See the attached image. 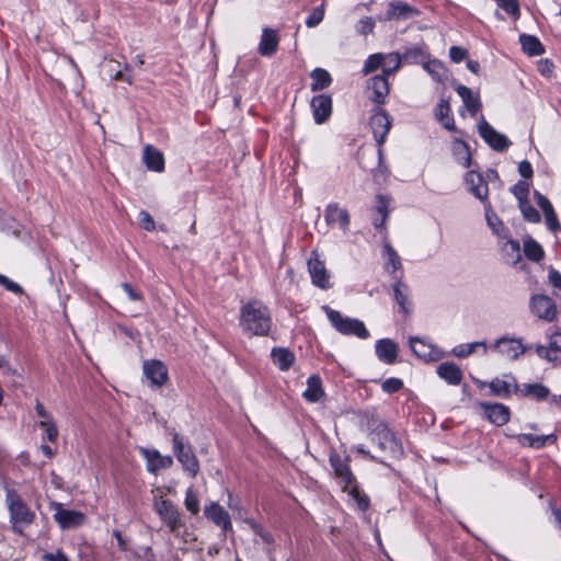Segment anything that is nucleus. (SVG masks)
Segmentation results:
<instances>
[{
	"label": "nucleus",
	"instance_id": "obj_1",
	"mask_svg": "<svg viewBox=\"0 0 561 561\" xmlns=\"http://www.w3.org/2000/svg\"><path fill=\"white\" fill-rule=\"evenodd\" d=\"M240 325L253 335H267L272 327L268 308L259 300H251L242 306Z\"/></svg>",
	"mask_w": 561,
	"mask_h": 561
},
{
	"label": "nucleus",
	"instance_id": "obj_2",
	"mask_svg": "<svg viewBox=\"0 0 561 561\" xmlns=\"http://www.w3.org/2000/svg\"><path fill=\"white\" fill-rule=\"evenodd\" d=\"M5 503L10 512V520L15 533L22 534L24 527L34 522L35 514L28 508L13 489L7 488Z\"/></svg>",
	"mask_w": 561,
	"mask_h": 561
},
{
	"label": "nucleus",
	"instance_id": "obj_3",
	"mask_svg": "<svg viewBox=\"0 0 561 561\" xmlns=\"http://www.w3.org/2000/svg\"><path fill=\"white\" fill-rule=\"evenodd\" d=\"M323 310L333 328L341 334L355 335L359 339H367L369 336L368 330L360 320L343 317L341 312L333 310L328 306H324Z\"/></svg>",
	"mask_w": 561,
	"mask_h": 561
},
{
	"label": "nucleus",
	"instance_id": "obj_4",
	"mask_svg": "<svg viewBox=\"0 0 561 561\" xmlns=\"http://www.w3.org/2000/svg\"><path fill=\"white\" fill-rule=\"evenodd\" d=\"M173 453L181 463L183 471L191 478H195L199 472L198 459L192 446L186 444L184 438L178 433L173 435Z\"/></svg>",
	"mask_w": 561,
	"mask_h": 561
},
{
	"label": "nucleus",
	"instance_id": "obj_5",
	"mask_svg": "<svg viewBox=\"0 0 561 561\" xmlns=\"http://www.w3.org/2000/svg\"><path fill=\"white\" fill-rule=\"evenodd\" d=\"M153 506L161 519L168 525L172 533H176L182 525L181 515L172 501L165 499L162 492L157 489L152 491Z\"/></svg>",
	"mask_w": 561,
	"mask_h": 561
},
{
	"label": "nucleus",
	"instance_id": "obj_6",
	"mask_svg": "<svg viewBox=\"0 0 561 561\" xmlns=\"http://www.w3.org/2000/svg\"><path fill=\"white\" fill-rule=\"evenodd\" d=\"M529 308L534 316L546 322H552L558 314V308L552 298L546 295H533Z\"/></svg>",
	"mask_w": 561,
	"mask_h": 561
},
{
	"label": "nucleus",
	"instance_id": "obj_7",
	"mask_svg": "<svg viewBox=\"0 0 561 561\" xmlns=\"http://www.w3.org/2000/svg\"><path fill=\"white\" fill-rule=\"evenodd\" d=\"M391 125L392 121L389 114L381 107H377L370 117L369 126L378 146H381L386 141Z\"/></svg>",
	"mask_w": 561,
	"mask_h": 561
},
{
	"label": "nucleus",
	"instance_id": "obj_8",
	"mask_svg": "<svg viewBox=\"0 0 561 561\" xmlns=\"http://www.w3.org/2000/svg\"><path fill=\"white\" fill-rule=\"evenodd\" d=\"M478 129L485 142L496 151H504L511 145L508 138L496 131L485 119L479 123Z\"/></svg>",
	"mask_w": 561,
	"mask_h": 561
},
{
	"label": "nucleus",
	"instance_id": "obj_9",
	"mask_svg": "<svg viewBox=\"0 0 561 561\" xmlns=\"http://www.w3.org/2000/svg\"><path fill=\"white\" fill-rule=\"evenodd\" d=\"M324 220L329 226H339V228L347 233L351 222L348 210L341 207L337 203H330L324 209Z\"/></svg>",
	"mask_w": 561,
	"mask_h": 561
},
{
	"label": "nucleus",
	"instance_id": "obj_10",
	"mask_svg": "<svg viewBox=\"0 0 561 561\" xmlns=\"http://www.w3.org/2000/svg\"><path fill=\"white\" fill-rule=\"evenodd\" d=\"M140 455L146 459V468L151 473H157L161 469H168L173 465L171 456H163L157 449L139 448Z\"/></svg>",
	"mask_w": 561,
	"mask_h": 561
},
{
	"label": "nucleus",
	"instance_id": "obj_11",
	"mask_svg": "<svg viewBox=\"0 0 561 561\" xmlns=\"http://www.w3.org/2000/svg\"><path fill=\"white\" fill-rule=\"evenodd\" d=\"M142 370L152 387H162L168 380V369L160 360H145Z\"/></svg>",
	"mask_w": 561,
	"mask_h": 561
},
{
	"label": "nucleus",
	"instance_id": "obj_12",
	"mask_svg": "<svg viewBox=\"0 0 561 561\" xmlns=\"http://www.w3.org/2000/svg\"><path fill=\"white\" fill-rule=\"evenodd\" d=\"M492 348L510 359H517L525 353V346L523 345L522 340L508 336L499 339Z\"/></svg>",
	"mask_w": 561,
	"mask_h": 561
},
{
	"label": "nucleus",
	"instance_id": "obj_13",
	"mask_svg": "<svg viewBox=\"0 0 561 561\" xmlns=\"http://www.w3.org/2000/svg\"><path fill=\"white\" fill-rule=\"evenodd\" d=\"M330 465L334 470L335 477L344 484V491L355 484V477L352 473L346 459H343L340 455L333 453L330 455Z\"/></svg>",
	"mask_w": 561,
	"mask_h": 561
},
{
	"label": "nucleus",
	"instance_id": "obj_14",
	"mask_svg": "<svg viewBox=\"0 0 561 561\" xmlns=\"http://www.w3.org/2000/svg\"><path fill=\"white\" fill-rule=\"evenodd\" d=\"M368 98L376 104H383L389 94V82L386 76L377 75L367 81Z\"/></svg>",
	"mask_w": 561,
	"mask_h": 561
},
{
	"label": "nucleus",
	"instance_id": "obj_15",
	"mask_svg": "<svg viewBox=\"0 0 561 561\" xmlns=\"http://www.w3.org/2000/svg\"><path fill=\"white\" fill-rule=\"evenodd\" d=\"M54 518L62 529L79 527L85 520V516L82 513L65 510L60 504L56 505Z\"/></svg>",
	"mask_w": 561,
	"mask_h": 561
},
{
	"label": "nucleus",
	"instance_id": "obj_16",
	"mask_svg": "<svg viewBox=\"0 0 561 561\" xmlns=\"http://www.w3.org/2000/svg\"><path fill=\"white\" fill-rule=\"evenodd\" d=\"M310 106L312 108L314 122L317 124H322L328 121L332 113V99L327 94H319L312 98Z\"/></svg>",
	"mask_w": 561,
	"mask_h": 561
},
{
	"label": "nucleus",
	"instance_id": "obj_17",
	"mask_svg": "<svg viewBox=\"0 0 561 561\" xmlns=\"http://www.w3.org/2000/svg\"><path fill=\"white\" fill-rule=\"evenodd\" d=\"M375 438L378 440V444L381 449L388 450L390 453L397 454L401 450V446L399 440L392 431L383 423H380L375 433Z\"/></svg>",
	"mask_w": 561,
	"mask_h": 561
},
{
	"label": "nucleus",
	"instance_id": "obj_18",
	"mask_svg": "<svg viewBox=\"0 0 561 561\" xmlns=\"http://www.w3.org/2000/svg\"><path fill=\"white\" fill-rule=\"evenodd\" d=\"M466 183L468 185L469 191L480 201H488V185L483 179V176L474 171H470L466 175Z\"/></svg>",
	"mask_w": 561,
	"mask_h": 561
},
{
	"label": "nucleus",
	"instance_id": "obj_19",
	"mask_svg": "<svg viewBox=\"0 0 561 561\" xmlns=\"http://www.w3.org/2000/svg\"><path fill=\"white\" fill-rule=\"evenodd\" d=\"M279 36L273 28H264L259 44V53L264 57H271L277 50Z\"/></svg>",
	"mask_w": 561,
	"mask_h": 561
},
{
	"label": "nucleus",
	"instance_id": "obj_20",
	"mask_svg": "<svg viewBox=\"0 0 561 561\" xmlns=\"http://www.w3.org/2000/svg\"><path fill=\"white\" fill-rule=\"evenodd\" d=\"M308 268L311 275L312 283L320 288H328L329 283V274L325 270L323 262H321L318 257L310 259L308 261Z\"/></svg>",
	"mask_w": 561,
	"mask_h": 561
},
{
	"label": "nucleus",
	"instance_id": "obj_21",
	"mask_svg": "<svg viewBox=\"0 0 561 561\" xmlns=\"http://www.w3.org/2000/svg\"><path fill=\"white\" fill-rule=\"evenodd\" d=\"M481 407L485 411L486 417L493 424L497 426H502L506 424L510 420V410L503 404L500 403H482Z\"/></svg>",
	"mask_w": 561,
	"mask_h": 561
},
{
	"label": "nucleus",
	"instance_id": "obj_22",
	"mask_svg": "<svg viewBox=\"0 0 561 561\" xmlns=\"http://www.w3.org/2000/svg\"><path fill=\"white\" fill-rule=\"evenodd\" d=\"M436 373L442 379L454 386L459 385L463 378L460 367L451 362L442 363L438 365Z\"/></svg>",
	"mask_w": 561,
	"mask_h": 561
},
{
	"label": "nucleus",
	"instance_id": "obj_23",
	"mask_svg": "<svg viewBox=\"0 0 561 561\" xmlns=\"http://www.w3.org/2000/svg\"><path fill=\"white\" fill-rule=\"evenodd\" d=\"M376 354L381 362L393 364L398 356V345L389 339H381L376 344Z\"/></svg>",
	"mask_w": 561,
	"mask_h": 561
},
{
	"label": "nucleus",
	"instance_id": "obj_24",
	"mask_svg": "<svg viewBox=\"0 0 561 561\" xmlns=\"http://www.w3.org/2000/svg\"><path fill=\"white\" fill-rule=\"evenodd\" d=\"M514 438L517 440L518 444L523 446H528L533 448H541L547 444H553L557 440V436L553 434L549 435H533V434H518L515 435Z\"/></svg>",
	"mask_w": 561,
	"mask_h": 561
},
{
	"label": "nucleus",
	"instance_id": "obj_25",
	"mask_svg": "<svg viewBox=\"0 0 561 561\" xmlns=\"http://www.w3.org/2000/svg\"><path fill=\"white\" fill-rule=\"evenodd\" d=\"M205 515L224 530L231 528L229 514L219 504L211 503L205 507Z\"/></svg>",
	"mask_w": 561,
	"mask_h": 561
},
{
	"label": "nucleus",
	"instance_id": "obj_26",
	"mask_svg": "<svg viewBox=\"0 0 561 561\" xmlns=\"http://www.w3.org/2000/svg\"><path fill=\"white\" fill-rule=\"evenodd\" d=\"M144 162L151 171L161 172L164 169L163 154L150 145L144 149Z\"/></svg>",
	"mask_w": 561,
	"mask_h": 561
},
{
	"label": "nucleus",
	"instance_id": "obj_27",
	"mask_svg": "<svg viewBox=\"0 0 561 561\" xmlns=\"http://www.w3.org/2000/svg\"><path fill=\"white\" fill-rule=\"evenodd\" d=\"M271 356L274 365L283 371L288 370L295 362L294 353L285 347H274Z\"/></svg>",
	"mask_w": 561,
	"mask_h": 561
},
{
	"label": "nucleus",
	"instance_id": "obj_28",
	"mask_svg": "<svg viewBox=\"0 0 561 561\" xmlns=\"http://www.w3.org/2000/svg\"><path fill=\"white\" fill-rule=\"evenodd\" d=\"M458 95L461 98L465 106L474 116L481 108V101L478 95H474L471 89L466 85H458L456 89Z\"/></svg>",
	"mask_w": 561,
	"mask_h": 561
},
{
	"label": "nucleus",
	"instance_id": "obj_29",
	"mask_svg": "<svg viewBox=\"0 0 561 561\" xmlns=\"http://www.w3.org/2000/svg\"><path fill=\"white\" fill-rule=\"evenodd\" d=\"M309 402H318L323 396L322 382L319 376L312 375L307 380V388L302 393Z\"/></svg>",
	"mask_w": 561,
	"mask_h": 561
},
{
	"label": "nucleus",
	"instance_id": "obj_30",
	"mask_svg": "<svg viewBox=\"0 0 561 561\" xmlns=\"http://www.w3.org/2000/svg\"><path fill=\"white\" fill-rule=\"evenodd\" d=\"M514 380L513 378H511ZM489 388L491 390V393L501 398L508 397L513 390L517 391L518 387L514 381L504 380L500 378L493 379L489 383Z\"/></svg>",
	"mask_w": 561,
	"mask_h": 561
},
{
	"label": "nucleus",
	"instance_id": "obj_31",
	"mask_svg": "<svg viewBox=\"0 0 561 561\" xmlns=\"http://www.w3.org/2000/svg\"><path fill=\"white\" fill-rule=\"evenodd\" d=\"M410 346L413 351V353L419 356L420 358H423L424 360H434L436 359L435 356V350L431 344H427L421 339L412 337L410 340Z\"/></svg>",
	"mask_w": 561,
	"mask_h": 561
},
{
	"label": "nucleus",
	"instance_id": "obj_32",
	"mask_svg": "<svg viewBox=\"0 0 561 561\" xmlns=\"http://www.w3.org/2000/svg\"><path fill=\"white\" fill-rule=\"evenodd\" d=\"M435 117L448 130H455L454 117L450 114V105L447 100H442L435 110Z\"/></svg>",
	"mask_w": 561,
	"mask_h": 561
},
{
	"label": "nucleus",
	"instance_id": "obj_33",
	"mask_svg": "<svg viewBox=\"0 0 561 561\" xmlns=\"http://www.w3.org/2000/svg\"><path fill=\"white\" fill-rule=\"evenodd\" d=\"M382 256L385 259V268L391 274L401 268L400 256L390 244L387 243L383 245Z\"/></svg>",
	"mask_w": 561,
	"mask_h": 561
},
{
	"label": "nucleus",
	"instance_id": "obj_34",
	"mask_svg": "<svg viewBox=\"0 0 561 561\" xmlns=\"http://www.w3.org/2000/svg\"><path fill=\"white\" fill-rule=\"evenodd\" d=\"M310 77L312 79L310 88L314 92L328 88L332 82L331 75L322 68H316L312 70Z\"/></svg>",
	"mask_w": 561,
	"mask_h": 561
},
{
	"label": "nucleus",
	"instance_id": "obj_35",
	"mask_svg": "<svg viewBox=\"0 0 561 561\" xmlns=\"http://www.w3.org/2000/svg\"><path fill=\"white\" fill-rule=\"evenodd\" d=\"M417 11L402 1H392L389 4L388 14L397 19H405L416 14Z\"/></svg>",
	"mask_w": 561,
	"mask_h": 561
},
{
	"label": "nucleus",
	"instance_id": "obj_36",
	"mask_svg": "<svg viewBox=\"0 0 561 561\" xmlns=\"http://www.w3.org/2000/svg\"><path fill=\"white\" fill-rule=\"evenodd\" d=\"M523 50L530 56H538L543 53V46L540 41L533 35L523 34L519 37Z\"/></svg>",
	"mask_w": 561,
	"mask_h": 561
},
{
	"label": "nucleus",
	"instance_id": "obj_37",
	"mask_svg": "<svg viewBox=\"0 0 561 561\" xmlns=\"http://www.w3.org/2000/svg\"><path fill=\"white\" fill-rule=\"evenodd\" d=\"M385 61L382 64V75L389 76L400 69L402 64V55L399 53L383 54Z\"/></svg>",
	"mask_w": 561,
	"mask_h": 561
},
{
	"label": "nucleus",
	"instance_id": "obj_38",
	"mask_svg": "<svg viewBox=\"0 0 561 561\" xmlns=\"http://www.w3.org/2000/svg\"><path fill=\"white\" fill-rule=\"evenodd\" d=\"M394 299L399 305L400 309L408 313L410 311V301H409V293L408 287L401 282L396 283L393 287Z\"/></svg>",
	"mask_w": 561,
	"mask_h": 561
},
{
	"label": "nucleus",
	"instance_id": "obj_39",
	"mask_svg": "<svg viewBox=\"0 0 561 561\" xmlns=\"http://www.w3.org/2000/svg\"><path fill=\"white\" fill-rule=\"evenodd\" d=\"M520 392L524 396H529L537 400H543L548 398L550 393L549 389L541 383H526L523 389H520Z\"/></svg>",
	"mask_w": 561,
	"mask_h": 561
},
{
	"label": "nucleus",
	"instance_id": "obj_40",
	"mask_svg": "<svg viewBox=\"0 0 561 561\" xmlns=\"http://www.w3.org/2000/svg\"><path fill=\"white\" fill-rule=\"evenodd\" d=\"M426 50L423 45H416L405 49L402 55V58L405 62L409 64H419L423 62L426 58Z\"/></svg>",
	"mask_w": 561,
	"mask_h": 561
},
{
	"label": "nucleus",
	"instance_id": "obj_41",
	"mask_svg": "<svg viewBox=\"0 0 561 561\" xmlns=\"http://www.w3.org/2000/svg\"><path fill=\"white\" fill-rule=\"evenodd\" d=\"M524 252L528 260L539 262L543 257L542 247L534 239L524 242Z\"/></svg>",
	"mask_w": 561,
	"mask_h": 561
},
{
	"label": "nucleus",
	"instance_id": "obj_42",
	"mask_svg": "<svg viewBox=\"0 0 561 561\" xmlns=\"http://www.w3.org/2000/svg\"><path fill=\"white\" fill-rule=\"evenodd\" d=\"M424 68L438 82H443L447 78L445 67L443 66L442 62H439L437 60H431V61L425 62Z\"/></svg>",
	"mask_w": 561,
	"mask_h": 561
},
{
	"label": "nucleus",
	"instance_id": "obj_43",
	"mask_svg": "<svg viewBox=\"0 0 561 561\" xmlns=\"http://www.w3.org/2000/svg\"><path fill=\"white\" fill-rule=\"evenodd\" d=\"M477 347H483V353H486V345L484 342H473L456 346L453 354L457 357L463 358L472 354Z\"/></svg>",
	"mask_w": 561,
	"mask_h": 561
},
{
	"label": "nucleus",
	"instance_id": "obj_44",
	"mask_svg": "<svg viewBox=\"0 0 561 561\" xmlns=\"http://www.w3.org/2000/svg\"><path fill=\"white\" fill-rule=\"evenodd\" d=\"M485 218L489 227L493 230L495 234H497L499 237L506 238V229L502 225L501 220L496 217V215L489 208L485 211Z\"/></svg>",
	"mask_w": 561,
	"mask_h": 561
},
{
	"label": "nucleus",
	"instance_id": "obj_45",
	"mask_svg": "<svg viewBox=\"0 0 561 561\" xmlns=\"http://www.w3.org/2000/svg\"><path fill=\"white\" fill-rule=\"evenodd\" d=\"M383 61H385L383 54L378 53V54L370 55L364 64V68H363L364 75L374 72L378 68L382 67Z\"/></svg>",
	"mask_w": 561,
	"mask_h": 561
},
{
	"label": "nucleus",
	"instance_id": "obj_46",
	"mask_svg": "<svg viewBox=\"0 0 561 561\" xmlns=\"http://www.w3.org/2000/svg\"><path fill=\"white\" fill-rule=\"evenodd\" d=\"M503 251L506 256L512 259L513 263H516L520 260V245L516 240H506L503 244Z\"/></svg>",
	"mask_w": 561,
	"mask_h": 561
},
{
	"label": "nucleus",
	"instance_id": "obj_47",
	"mask_svg": "<svg viewBox=\"0 0 561 561\" xmlns=\"http://www.w3.org/2000/svg\"><path fill=\"white\" fill-rule=\"evenodd\" d=\"M519 209L524 216V218L529 222H539L540 215L535 207L531 206L529 201L519 204Z\"/></svg>",
	"mask_w": 561,
	"mask_h": 561
},
{
	"label": "nucleus",
	"instance_id": "obj_48",
	"mask_svg": "<svg viewBox=\"0 0 561 561\" xmlns=\"http://www.w3.org/2000/svg\"><path fill=\"white\" fill-rule=\"evenodd\" d=\"M184 504L186 510L192 514L195 515L199 512V501L192 488L186 490Z\"/></svg>",
	"mask_w": 561,
	"mask_h": 561
},
{
	"label": "nucleus",
	"instance_id": "obj_49",
	"mask_svg": "<svg viewBox=\"0 0 561 561\" xmlns=\"http://www.w3.org/2000/svg\"><path fill=\"white\" fill-rule=\"evenodd\" d=\"M512 193L518 199V205L523 204L528 201L529 184L524 181H519L512 187Z\"/></svg>",
	"mask_w": 561,
	"mask_h": 561
},
{
	"label": "nucleus",
	"instance_id": "obj_50",
	"mask_svg": "<svg viewBox=\"0 0 561 561\" xmlns=\"http://www.w3.org/2000/svg\"><path fill=\"white\" fill-rule=\"evenodd\" d=\"M497 5L505 12L512 15L514 19H518L520 15L519 4L517 0H495Z\"/></svg>",
	"mask_w": 561,
	"mask_h": 561
},
{
	"label": "nucleus",
	"instance_id": "obj_51",
	"mask_svg": "<svg viewBox=\"0 0 561 561\" xmlns=\"http://www.w3.org/2000/svg\"><path fill=\"white\" fill-rule=\"evenodd\" d=\"M38 426L45 431L46 438L49 442H55L58 437V428L55 422L51 420H42Z\"/></svg>",
	"mask_w": 561,
	"mask_h": 561
},
{
	"label": "nucleus",
	"instance_id": "obj_52",
	"mask_svg": "<svg viewBox=\"0 0 561 561\" xmlns=\"http://www.w3.org/2000/svg\"><path fill=\"white\" fill-rule=\"evenodd\" d=\"M388 199L383 196H378V203L376 206L377 213L380 216V222H377V220H374V226L376 228L382 227L385 224L387 216H388Z\"/></svg>",
	"mask_w": 561,
	"mask_h": 561
},
{
	"label": "nucleus",
	"instance_id": "obj_53",
	"mask_svg": "<svg viewBox=\"0 0 561 561\" xmlns=\"http://www.w3.org/2000/svg\"><path fill=\"white\" fill-rule=\"evenodd\" d=\"M323 18H324V9H323V5H321L319 8H316L310 13V15L306 20V25L308 27H314L322 22Z\"/></svg>",
	"mask_w": 561,
	"mask_h": 561
},
{
	"label": "nucleus",
	"instance_id": "obj_54",
	"mask_svg": "<svg viewBox=\"0 0 561 561\" xmlns=\"http://www.w3.org/2000/svg\"><path fill=\"white\" fill-rule=\"evenodd\" d=\"M347 491L354 497V500L357 502L360 510L365 511L368 507V505H369L368 497L366 495L360 494L356 484H353L352 486H350Z\"/></svg>",
	"mask_w": 561,
	"mask_h": 561
},
{
	"label": "nucleus",
	"instance_id": "obj_55",
	"mask_svg": "<svg viewBox=\"0 0 561 561\" xmlns=\"http://www.w3.org/2000/svg\"><path fill=\"white\" fill-rule=\"evenodd\" d=\"M375 27V20L373 18L366 16L358 21L356 25V31L359 34L367 35L373 32Z\"/></svg>",
	"mask_w": 561,
	"mask_h": 561
},
{
	"label": "nucleus",
	"instance_id": "obj_56",
	"mask_svg": "<svg viewBox=\"0 0 561 561\" xmlns=\"http://www.w3.org/2000/svg\"><path fill=\"white\" fill-rule=\"evenodd\" d=\"M402 386L403 382L401 379L388 378L382 382L381 388L387 393H393L396 391H399L402 388Z\"/></svg>",
	"mask_w": 561,
	"mask_h": 561
},
{
	"label": "nucleus",
	"instance_id": "obj_57",
	"mask_svg": "<svg viewBox=\"0 0 561 561\" xmlns=\"http://www.w3.org/2000/svg\"><path fill=\"white\" fill-rule=\"evenodd\" d=\"M0 285L11 293L18 295L23 294V288L19 284L2 274H0Z\"/></svg>",
	"mask_w": 561,
	"mask_h": 561
},
{
	"label": "nucleus",
	"instance_id": "obj_58",
	"mask_svg": "<svg viewBox=\"0 0 561 561\" xmlns=\"http://www.w3.org/2000/svg\"><path fill=\"white\" fill-rule=\"evenodd\" d=\"M546 218V224L548 228L552 231H557L560 228V224L558 221L557 215L554 213L553 207L543 213Z\"/></svg>",
	"mask_w": 561,
	"mask_h": 561
},
{
	"label": "nucleus",
	"instance_id": "obj_59",
	"mask_svg": "<svg viewBox=\"0 0 561 561\" xmlns=\"http://www.w3.org/2000/svg\"><path fill=\"white\" fill-rule=\"evenodd\" d=\"M537 354L540 357H545L550 362H556L560 359L559 355H557L553 350H551L550 345L548 347H545L542 345L537 346Z\"/></svg>",
	"mask_w": 561,
	"mask_h": 561
},
{
	"label": "nucleus",
	"instance_id": "obj_60",
	"mask_svg": "<svg viewBox=\"0 0 561 561\" xmlns=\"http://www.w3.org/2000/svg\"><path fill=\"white\" fill-rule=\"evenodd\" d=\"M449 56L453 61L460 62L467 57V50L459 46H451L449 49Z\"/></svg>",
	"mask_w": 561,
	"mask_h": 561
},
{
	"label": "nucleus",
	"instance_id": "obj_61",
	"mask_svg": "<svg viewBox=\"0 0 561 561\" xmlns=\"http://www.w3.org/2000/svg\"><path fill=\"white\" fill-rule=\"evenodd\" d=\"M139 222L147 231H152L154 229V221L150 214L147 211L139 213Z\"/></svg>",
	"mask_w": 561,
	"mask_h": 561
},
{
	"label": "nucleus",
	"instance_id": "obj_62",
	"mask_svg": "<svg viewBox=\"0 0 561 561\" xmlns=\"http://www.w3.org/2000/svg\"><path fill=\"white\" fill-rule=\"evenodd\" d=\"M553 64L548 59H541L538 62V70L545 77H550L553 72Z\"/></svg>",
	"mask_w": 561,
	"mask_h": 561
},
{
	"label": "nucleus",
	"instance_id": "obj_63",
	"mask_svg": "<svg viewBox=\"0 0 561 561\" xmlns=\"http://www.w3.org/2000/svg\"><path fill=\"white\" fill-rule=\"evenodd\" d=\"M550 284L554 287L561 290V273L554 270L553 267H550L549 275H548Z\"/></svg>",
	"mask_w": 561,
	"mask_h": 561
},
{
	"label": "nucleus",
	"instance_id": "obj_64",
	"mask_svg": "<svg viewBox=\"0 0 561 561\" xmlns=\"http://www.w3.org/2000/svg\"><path fill=\"white\" fill-rule=\"evenodd\" d=\"M42 559L43 561H69L67 556L60 550L56 551L55 553H45L43 554Z\"/></svg>",
	"mask_w": 561,
	"mask_h": 561
}]
</instances>
